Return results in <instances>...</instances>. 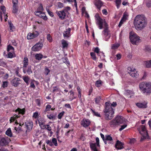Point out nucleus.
Wrapping results in <instances>:
<instances>
[{"label": "nucleus", "instance_id": "1", "mask_svg": "<svg viewBox=\"0 0 151 151\" xmlns=\"http://www.w3.org/2000/svg\"><path fill=\"white\" fill-rule=\"evenodd\" d=\"M147 24L146 18L143 15H138L135 17L134 24L135 28L138 30H140L145 28Z\"/></svg>", "mask_w": 151, "mask_h": 151}, {"label": "nucleus", "instance_id": "2", "mask_svg": "<svg viewBox=\"0 0 151 151\" xmlns=\"http://www.w3.org/2000/svg\"><path fill=\"white\" fill-rule=\"evenodd\" d=\"M105 107L104 111L105 114V118L106 120H110L113 118L114 114V111L112 106L115 107L117 105L116 102H113L111 104L109 102H106L105 103Z\"/></svg>", "mask_w": 151, "mask_h": 151}, {"label": "nucleus", "instance_id": "3", "mask_svg": "<svg viewBox=\"0 0 151 151\" xmlns=\"http://www.w3.org/2000/svg\"><path fill=\"white\" fill-rule=\"evenodd\" d=\"M129 38L130 41L133 45H137L139 43L140 39L139 37L135 33L131 32L129 33Z\"/></svg>", "mask_w": 151, "mask_h": 151}, {"label": "nucleus", "instance_id": "4", "mask_svg": "<svg viewBox=\"0 0 151 151\" xmlns=\"http://www.w3.org/2000/svg\"><path fill=\"white\" fill-rule=\"evenodd\" d=\"M138 130L142 136L140 139L141 141H143L144 139L148 138V135L147 132L144 126L142 125L140 129H138Z\"/></svg>", "mask_w": 151, "mask_h": 151}, {"label": "nucleus", "instance_id": "5", "mask_svg": "<svg viewBox=\"0 0 151 151\" xmlns=\"http://www.w3.org/2000/svg\"><path fill=\"white\" fill-rule=\"evenodd\" d=\"M128 73L132 77L136 78L138 77L139 74L136 69L129 67L127 68Z\"/></svg>", "mask_w": 151, "mask_h": 151}, {"label": "nucleus", "instance_id": "6", "mask_svg": "<svg viewBox=\"0 0 151 151\" xmlns=\"http://www.w3.org/2000/svg\"><path fill=\"white\" fill-rule=\"evenodd\" d=\"M104 26L105 28L103 32L105 37V40L107 41L108 39L111 36L110 34L109 33L108 24L106 22H104Z\"/></svg>", "mask_w": 151, "mask_h": 151}, {"label": "nucleus", "instance_id": "7", "mask_svg": "<svg viewBox=\"0 0 151 151\" xmlns=\"http://www.w3.org/2000/svg\"><path fill=\"white\" fill-rule=\"evenodd\" d=\"M11 141L10 139L7 137L0 138V146H5L7 145Z\"/></svg>", "mask_w": 151, "mask_h": 151}, {"label": "nucleus", "instance_id": "8", "mask_svg": "<svg viewBox=\"0 0 151 151\" xmlns=\"http://www.w3.org/2000/svg\"><path fill=\"white\" fill-rule=\"evenodd\" d=\"M39 35V32L37 31H34L32 33L29 32L28 33L27 38L28 40H30L37 37Z\"/></svg>", "mask_w": 151, "mask_h": 151}, {"label": "nucleus", "instance_id": "9", "mask_svg": "<svg viewBox=\"0 0 151 151\" xmlns=\"http://www.w3.org/2000/svg\"><path fill=\"white\" fill-rule=\"evenodd\" d=\"M95 17L97 21V23L99 25V29H102L103 28V20L98 14H96L95 15Z\"/></svg>", "mask_w": 151, "mask_h": 151}, {"label": "nucleus", "instance_id": "10", "mask_svg": "<svg viewBox=\"0 0 151 151\" xmlns=\"http://www.w3.org/2000/svg\"><path fill=\"white\" fill-rule=\"evenodd\" d=\"M43 46V44L41 42H38L32 47V50L34 51H37L40 50Z\"/></svg>", "mask_w": 151, "mask_h": 151}, {"label": "nucleus", "instance_id": "11", "mask_svg": "<svg viewBox=\"0 0 151 151\" xmlns=\"http://www.w3.org/2000/svg\"><path fill=\"white\" fill-rule=\"evenodd\" d=\"M46 143L50 146L52 147L53 145V144L55 146L58 145L57 140L55 138H53L52 141L51 140L47 139L46 141Z\"/></svg>", "mask_w": 151, "mask_h": 151}, {"label": "nucleus", "instance_id": "12", "mask_svg": "<svg viewBox=\"0 0 151 151\" xmlns=\"http://www.w3.org/2000/svg\"><path fill=\"white\" fill-rule=\"evenodd\" d=\"M21 81V80L19 78L15 77L11 81V83L14 86L16 87L19 85Z\"/></svg>", "mask_w": 151, "mask_h": 151}, {"label": "nucleus", "instance_id": "13", "mask_svg": "<svg viewBox=\"0 0 151 151\" xmlns=\"http://www.w3.org/2000/svg\"><path fill=\"white\" fill-rule=\"evenodd\" d=\"M91 123L90 120L88 119L84 118L81 121V124L83 127L86 128L89 126Z\"/></svg>", "mask_w": 151, "mask_h": 151}, {"label": "nucleus", "instance_id": "14", "mask_svg": "<svg viewBox=\"0 0 151 151\" xmlns=\"http://www.w3.org/2000/svg\"><path fill=\"white\" fill-rule=\"evenodd\" d=\"M35 14L36 16H38L39 17L42 18L45 20H47V18L46 15L45 13L43 12H36L35 13Z\"/></svg>", "mask_w": 151, "mask_h": 151}, {"label": "nucleus", "instance_id": "15", "mask_svg": "<svg viewBox=\"0 0 151 151\" xmlns=\"http://www.w3.org/2000/svg\"><path fill=\"white\" fill-rule=\"evenodd\" d=\"M56 13L60 18L61 19H63L65 18L66 14L65 12V10L59 11H57L56 12Z\"/></svg>", "mask_w": 151, "mask_h": 151}, {"label": "nucleus", "instance_id": "16", "mask_svg": "<svg viewBox=\"0 0 151 151\" xmlns=\"http://www.w3.org/2000/svg\"><path fill=\"white\" fill-rule=\"evenodd\" d=\"M22 70L23 72L24 73H27V74L28 75H30L32 73V67L30 65L28 66L27 68H23Z\"/></svg>", "mask_w": 151, "mask_h": 151}, {"label": "nucleus", "instance_id": "17", "mask_svg": "<svg viewBox=\"0 0 151 151\" xmlns=\"http://www.w3.org/2000/svg\"><path fill=\"white\" fill-rule=\"evenodd\" d=\"M37 120L38 122L39 126L41 127L42 128L43 126H44L45 124V121L44 119L41 116H39L37 119Z\"/></svg>", "mask_w": 151, "mask_h": 151}, {"label": "nucleus", "instance_id": "18", "mask_svg": "<svg viewBox=\"0 0 151 151\" xmlns=\"http://www.w3.org/2000/svg\"><path fill=\"white\" fill-rule=\"evenodd\" d=\"M146 84V82H142L139 83V88L142 92L144 93H145L146 89L145 87Z\"/></svg>", "mask_w": 151, "mask_h": 151}, {"label": "nucleus", "instance_id": "19", "mask_svg": "<svg viewBox=\"0 0 151 151\" xmlns=\"http://www.w3.org/2000/svg\"><path fill=\"white\" fill-rule=\"evenodd\" d=\"M25 124L27 130L29 131H31L32 129L33 125L32 122L31 121L27 122Z\"/></svg>", "mask_w": 151, "mask_h": 151}, {"label": "nucleus", "instance_id": "20", "mask_svg": "<svg viewBox=\"0 0 151 151\" xmlns=\"http://www.w3.org/2000/svg\"><path fill=\"white\" fill-rule=\"evenodd\" d=\"M71 29L69 28L68 29H66L63 33V36L64 38H68L70 36Z\"/></svg>", "mask_w": 151, "mask_h": 151}, {"label": "nucleus", "instance_id": "21", "mask_svg": "<svg viewBox=\"0 0 151 151\" xmlns=\"http://www.w3.org/2000/svg\"><path fill=\"white\" fill-rule=\"evenodd\" d=\"M20 77H22L24 81L26 83L27 85L28 86L29 83V81L30 79V77L28 76H18Z\"/></svg>", "mask_w": 151, "mask_h": 151}, {"label": "nucleus", "instance_id": "22", "mask_svg": "<svg viewBox=\"0 0 151 151\" xmlns=\"http://www.w3.org/2000/svg\"><path fill=\"white\" fill-rule=\"evenodd\" d=\"M122 143L119 141L118 140L115 144V147L117 150L121 149L123 148Z\"/></svg>", "mask_w": 151, "mask_h": 151}, {"label": "nucleus", "instance_id": "23", "mask_svg": "<svg viewBox=\"0 0 151 151\" xmlns=\"http://www.w3.org/2000/svg\"><path fill=\"white\" fill-rule=\"evenodd\" d=\"M95 4L97 8L100 10L101 6L103 5V3L100 0H96Z\"/></svg>", "mask_w": 151, "mask_h": 151}, {"label": "nucleus", "instance_id": "24", "mask_svg": "<svg viewBox=\"0 0 151 151\" xmlns=\"http://www.w3.org/2000/svg\"><path fill=\"white\" fill-rule=\"evenodd\" d=\"M109 124L111 127H114L116 125L119 124L118 121L116 120L115 118L114 119L111 121Z\"/></svg>", "mask_w": 151, "mask_h": 151}, {"label": "nucleus", "instance_id": "25", "mask_svg": "<svg viewBox=\"0 0 151 151\" xmlns=\"http://www.w3.org/2000/svg\"><path fill=\"white\" fill-rule=\"evenodd\" d=\"M96 145L95 143H90V147L91 150L93 151H98L96 147Z\"/></svg>", "mask_w": 151, "mask_h": 151}, {"label": "nucleus", "instance_id": "26", "mask_svg": "<svg viewBox=\"0 0 151 151\" xmlns=\"http://www.w3.org/2000/svg\"><path fill=\"white\" fill-rule=\"evenodd\" d=\"M35 59L39 61H40L43 58V56L41 53H37L35 55Z\"/></svg>", "mask_w": 151, "mask_h": 151}, {"label": "nucleus", "instance_id": "27", "mask_svg": "<svg viewBox=\"0 0 151 151\" xmlns=\"http://www.w3.org/2000/svg\"><path fill=\"white\" fill-rule=\"evenodd\" d=\"M116 120L118 121L119 124L123 123V117L121 116L118 115L115 118Z\"/></svg>", "mask_w": 151, "mask_h": 151}, {"label": "nucleus", "instance_id": "28", "mask_svg": "<svg viewBox=\"0 0 151 151\" xmlns=\"http://www.w3.org/2000/svg\"><path fill=\"white\" fill-rule=\"evenodd\" d=\"M18 4H13L12 12L14 14L17 13L18 11Z\"/></svg>", "mask_w": 151, "mask_h": 151}, {"label": "nucleus", "instance_id": "29", "mask_svg": "<svg viewBox=\"0 0 151 151\" xmlns=\"http://www.w3.org/2000/svg\"><path fill=\"white\" fill-rule=\"evenodd\" d=\"M28 58L27 57H24L23 60V68H26L28 65Z\"/></svg>", "mask_w": 151, "mask_h": 151}, {"label": "nucleus", "instance_id": "30", "mask_svg": "<svg viewBox=\"0 0 151 151\" xmlns=\"http://www.w3.org/2000/svg\"><path fill=\"white\" fill-rule=\"evenodd\" d=\"M15 111L16 112H18L19 114H21L22 115H24L25 113V109L24 108L22 109H21L18 108L15 110Z\"/></svg>", "mask_w": 151, "mask_h": 151}, {"label": "nucleus", "instance_id": "31", "mask_svg": "<svg viewBox=\"0 0 151 151\" xmlns=\"http://www.w3.org/2000/svg\"><path fill=\"white\" fill-rule=\"evenodd\" d=\"M61 43L62 45L63 49H65L68 47V44L67 41L63 39L61 41Z\"/></svg>", "mask_w": 151, "mask_h": 151}, {"label": "nucleus", "instance_id": "32", "mask_svg": "<svg viewBox=\"0 0 151 151\" xmlns=\"http://www.w3.org/2000/svg\"><path fill=\"white\" fill-rule=\"evenodd\" d=\"M129 17V13L125 11L123 13V22L128 20Z\"/></svg>", "mask_w": 151, "mask_h": 151}, {"label": "nucleus", "instance_id": "33", "mask_svg": "<svg viewBox=\"0 0 151 151\" xmlns=\"http://www.w3.org/2000/svg\"><path fill=\"white\" fill-rule=\"evenodd\" d=\"M147 88L146 89L145 93H151V83H147Z\"/></svg>", "mask_w": 151, "mask_h": 151}, {"label": "nucleus", "instance_id": "34", "mask_svg": "<svg viewBox=\"0 0 151 151\" xmlns=\"http://www.w3.org/2000/svg\"><path fill=\"white\" fill-rule=\"evenodd\" d=\"M43 10L44 9L42 4H40L38 5L37 11H35V13L36 12H38V11L39 12H43Z\"/></svg>", "mask_w": 151, "mask_h": 151}, {"label": "nucleus", "instance_id": "35", "mask_svg": "<svg viewBox=\"0 0 151 151\" xmlns=\"http://www.w3.org/2000/svg\"><path fill=\"white\" fill-rule=\"evenodd\" d=\"M137 106L139 108H145L147 107V106L146 104H143L142 103H137L136 104Z\"/></svg>", "mask_w": 151, "mask_h": 151}, {"label": "nucleus", "instance_id": "36", "mask_svg": "<svg viewBox=\"0 0 151 151\" xmlns=\"http://www.w3.org/2000/svg\"><path fill=\"white\" fill-rule=\"evenodd\" d=\"M41 128L42 129H45L49 131H51L52 129L51 127L49 124H45Z\"/></svg>", "mask_w": 151, "mask_h": 151}, {"label": "nucleus", "instance_id": "37", "mask_svg": "<svg viewBox=\"0 0 151 151\" xmlns=\"http://www.w3.org/2000/svg\"><path fill=\"white\" fill-rule=\"evenodd\" d=\"M47 118L50 119L54 120L55 119V116L53 114L50 113L47 115Z\"/></svg>", "mask_w": 151, "mask_h": 151}, {"label": "nucleus", "instance_id": "38", "mask_svg": "<svg viewBox=\"0 0 151 151\" xmlns=\"http://www.w3.org/2000/svg\"><path fill=\"white\" fill-rule=\"evenodd\" d=\"M133 94L134 93L132 91L129 90H125V93H124L125 95H126L127 96L130 95V96H129L130 98L131 97V96H132Z\"/></svg>", "mask_w": 151, "mask_h": 151}, {"label": "nucleus", "instance_id": "39", "mask_svg": "<svg viewBox=\"0 0 151 151\" xmlns=\"http://www.w3.org/2000/svg\"><path fill=\"white\" fill-rule=\"evenodd\" d=\"M5 134L10 137H11L12 136V134L11 132V129L10 128H8L7 129L6 132Z\"/></svg>", "mask_w": 151, "mask_h": 151}, {"label": "nucleus", "instance_id": "40", "mask_svg": "<svg viewBox=\"0 0 151 151\" xmlns=\"http://www.w3.org/2000/svg\"><path fill=\"white\" fill-rule=\"evenodd\" d=\"M120 44L118 43L112 44L111 45V48L113 50L116 49L120 46Z\"/></svg>", "mask_w": 151, "mask_h": 151}, {"label": "nucleus", "instance_id": "41", "mask_svg": "<svg viewBox=\"0 0 151 151\" xmlns=\"http://www.w3.org/2000/svg\"><path fill=\"white\" fill-rule=\"evenodd\" d=\"M145 66L147 68L151 67V60L149 61H145L144 62Z\"/></svg>", "mask_w": 151, "mask_h": 151}, {"label": "nucleus", "instance_id": "42", "mask_svg": "<svg viewBox=\"0 0 151 151\" xmlns=\"http://www.w3.org/2000/svg\"><path fill=\"white\" fill-rule=\"evenodd\" d=\"M8 23L9 25V27L10 30L11 32L13 31V29L14 28V26H13V24L12 23V22L10 21H8Z\"/></svg>", "mask_w": 151, "mask_h": 151}, {"label": "nucleus", "instance_id": "43", "mask_svg": "<svg viewBox=\"0 0 151 151\" xmlns=\"http://www.w3.org/2000/svg\"><path fill=\"white\" fill-rule=\"evenodd\" d=\"M19 116L18 115H15L13 116H12L11 117L10 119V122H14L16 119L18 117H19Z\"/></svg>", "mask_w": 151, "mask_h": 151}, {"label": "nucleus", "instance_id": "44", "mask_svg": "<svg viewBox=\"0 0 151 151\" xmlns=\"http://www.w3.org/2000/svg\"><path fill=\"white\" fill-rule=\"evenodd\" d=\"M50 72V70L49 69L47 66L45 67L44 73L45 75L47 76Z\"/></svg>", "mask_w": 151, "mask_h": 151}, {"label": "nucleus", "instance_id": "45", "mask_svg": "<svg viewBox=\"0 0 151 151\" xmlns=\"http://www.w3.org/2000/svg\"><path fill=\"white\" fill-rule=\"evenodd\" d=\"M91 111L92 113L95 116H96L97 117H100L101 116L100 114H99L98 112L95 111L92 109H91Z\"/></svg>", "mask_w": 151, "mask_h": 151}, {"label": "nucleus", "instance_id": "46", "mask_svg": "<svg viewBox=\"0 0 151 151\" xmlns=\"http://www.w3.org/2000/svg\"><path fill=\"white\" fill-rule=\"evenodd\" d=\"M70 93V99L72 100L73 99H75L76 97L74 96V93L73 91L71 90L69 92Z\"/></svg>", "mask_w": 151, "mask_h": 151}, {"label": "nucleus", "instance_id": "47", "mask_svg": "<svg viewBox=\"0 0 151 151\" xmlns=\"http://www.w3.org/2000/svg\"><path fill=\"white\" fill-rule=\"evenodd\" d=\"M47 40L49 42H51L52 41V37L50 34H47Z\"/></svg>", "mask_w": 151, "mask_h": 151}, {"label": "nucleus", "instance_id": "48", "mask_svg": "<svg viewBox=\"0 0 151 151\" xmlns=\"http://www.w3.org/2000/svg\"><path fill=\"white\" fill-rule=\"evenodd\" d=\"M90 55L91 57V58L94 60L96 61L97 59V57L95 54L93 52H91L90 53Z\"/></svg>", "mask_w": 151, "mask_h": 151}, {"label": "nucleus", "instance_id": "49", "mask_svg": "<svg viewBox=\"0 0 151 151\" xmlns=\"http://www.w3.org/2000/svg\"><path fill=\"white\" fill-rule=\"evenodd\" d=\"M116 5L118 9H119L120 7V6L121 3V0H115Z\"/></svg>", "mask_w": 151, "mask_h": 151}, {"label": "nucleus", "instance_id": "50", "mask_svg": "<svg viewBox=\"0 0 151 151\" xmlns=\"http://www.w3.org/2000/svg\"><path fill=\"white\" fill-rule=\"evenodd\" d=\"M102 81L100 80H97L96 82V86L97 87H99L101 85Z\"/></svg>", "mask_w": 151, "mask_h": 151}, {"label": "nucleus", "instance_id": "51", "mask_svg": "<svg viewBox=\"0 0 151 151\" xmlns=\"http://www.w3.org/2000/svg\"><path fill=\"white\" fill-rule=\"evenodd\" d=\"M35 102L36 104H37V105L40 107L41 106V100L40 99H36L35 100Z\"/></svg>", "mask_w": 151, "mask_h": 151}, {"label": "nucleus", "instance_id": "52", "mask_svg": "<svg viewBox=\"0 0 151 151\" xmlns=\"http://www.w3.org/2000/svg\"><path fill=\"white\" fill-rule=\"evenodd\" d=\"M128 122V121L127 119L123 118V129L127 127Z\"/></svg>", "mask_w": 151, "mask_h": 151}, {"label": "nucleus", "instance_id": "53", "mask_svg": "<svg viewBox=\"0 0 151 151\" xmlns=\"http://www.w3.org/2000/svg\"><path fill=\"white\" fill-rule=\"evenodd\" d=\"M77 91L78 93V97L79 98H81V91L79 86L77 88Z\"/></svg>", "mask_w": 151, "mask_h": 151}, {"label": "nucleus", "instance_id": "54", "mask_svg": "<svg viewBox=\"0 0 151 151\" xmlns=\"http://www.w3.org/2000/svg\"><path fill=\"white\" fill-rule=\"evenodd\" d=\"M105 140L113 141L112 137L109 135H106Z\"/></svg>", "mask_w": 151, "mask_h": 151}, {"label": "nucleus", "instance_id": "55", "mask_svg": "<svg viewBox=\"0 0 151 151\" xmlns=\"http://www.w3.org/2000/svg\"><path fill=\"white\" fill-rule=\"evenodd\" d=\"M38 111H36L35 112L33 113L32 117L33 118L37 119L38 117Z\"/></svg>", "mask_w": 151, "mask_h": 151}, {"label": "nucleus", "instance_id": "56", "mask_svg": "<svg viewBox=\"0 0 151 151\" xmlns=\"http://www.w3.org/2000/svg\"><path fill=\"white\" fill-rule=\"evenodd\" d=\"M65 112L64 111H62L58 115V118L59 119H61L63 115Z\"/></svg>", "mask_w": 151, "mask_h": 151}, {"label": "nucleus", "instance_id": "57", "mask_svg": "<svg viewBox=\"0 0 151 151\" xmlns=\"http://www.w3.org/2000/svg\"><path fill=\"white\" fill-rule=\"evenodd\" d=\"M14 50V48L10 45H9L7 46V50L8 52H9L11 50Z\"/></svg>", "mask_w": 151, "mask_h": 151}, {"label": "nucleus", "instance_id": "58", "mask_svg": "<svg viewBox=\"0 0 151 151\" xmlns=\"http://www.w3.org/2000/svg\"><path fill=\"white\" fill-rule=\"evenodd\" d=\"M51 108V106L50 105L48 104L46 106L45 109V112H47L48 111H50Z\"/></svg>", "mask_w": 151, "mask_h": 151}, {"label": "nucleus", "instance_id": "59", "mask_svg": "<svg viewBox=\"0 0 151 151\" xmlns=\"http://www.w3.org/2000/svg\"><path fill=\"white\" fill-rule=\"evenodd\" d=\"M0 9L1 10L2 12L4 14H5L6 10V8L4 6H0Z\"/></svg>", "mask_w": 151, "mask_h": 151}, {"label": "nucleus", "instance_id": "60", "mask_svg": "<svg viewBox=\"0 0 151 151\" xmlns=\"http://www.w3.org/2000/svg\"><path fill=\"white\" fill-rule=\"evenodd\" d=\"M46 10L50 16L52 17L54 16V14L52 12L50 11L49 9H46Z\"/></svg>", "mask_w": 151, "mask_h": 151}, {"label": "nucleus", "instance_id": "61", "mask_svg": "<svg viewBox=\"0 0 151 151\" xmlns=\"http://www.w3.org/2000/svg\"><path fill=\"white\" fill-rule=\"evenodd\" d=\"M63 62L65 64H68V65H70V62L67 57L65 58L63 60Z\"/></svg>", "mask_w": 151, "mask_h": 151}, {"label": "nucleus", "instance_id": "62", "mask_svg": "<svg viewBox=\"0 0 151 151\" xmlns=\"http://www.w3.org/2000/svg\"><path fill=\"white\" fill-rule=\"evenodd\" d=\"M8 82L7 81H4L3 82L2 86L4 88L7 87L8 85Z\"/></svg>", "mask_w": 151, "mask_h": 151}, {"label": "nucleus", "instance_id": "63", "mask_svg": "<svg viewBox=\"0 0 151 151\" xmlns=\"http://www.w3.org/2000/svg\"><path fill=\"white\" fill-rule=\"evenodd\" d=\"M14 129L17 133H19L21 131V128L20 127H15Z\"/></svg>", "mask_w": 151, "mask_h": 151}, {"label": "nucleus", "instance_id": "64", "mask_svg": "<svg viewBox=\"0 0 151 151\" xmlns=\"http://www.w3.org/2000/svg\"><path fill=\"white\" fill-rule=\"evenodd\" d=\"M101 99V98L100 96H98L95 99V102L96 103L98 104H99L100 101V100Z\"/></svg>", "mask_w": 151, "mask_h": 151}]
</instances>
